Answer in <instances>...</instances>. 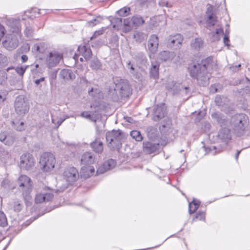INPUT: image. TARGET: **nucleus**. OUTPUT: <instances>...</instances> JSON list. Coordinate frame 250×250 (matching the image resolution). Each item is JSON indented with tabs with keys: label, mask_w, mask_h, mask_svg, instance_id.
Returning <instances> with one entry per match:
<instances>
[{
	"label": "nucleus",
	"mask_w": 250,
	"mask_h": 250,
	"mask_svg": "<svg viewBox=\"0 0 250 250\" xmlns=\"http://www.w3.org/2000/svg\"><path fill=\"white\" fill-rule=\"evenodd\" d=\"M78 170L74 167H68L64 172V176L69 183L76 181L79 178Z\"/></svg>",
	"instance_id": "10"
},
{
	"label": "nucleus",
	"mask_w": 250,
	"mask_h": 250,
	"mask_svg": "<svg viewBox=\"0 0 250 250\" xmlns=\"http://www.w3.org/2000/svg\"><path fill=\"white\" fill-rule=\"evenodd\" d=\"M104 33V30L103 29H101L99 30L96 31L93 36L90 38V40H92V39L97 38L98 36L103 34Z\"/></svg>",
	"instance_id": "54"
},
{
	"label": "nucleus",
	"mask_w": 250,
	"mask_h": 250,
	"mask_svg": "<svg viewBox=\"0 0 250 250\" xmlns=\"http://www.w3.org/2000/svg\"><path fill=\"white\" fill-rule=\"evenodd\" d=\"M224 32L222 29H216L215 32L210 33L211 40L212 42L218 41L220 39V35H223Z\"/></svg>",
	"instance_id": "31"
},
{
	"label": "nucleus",
	"mask_w": 250,
	"mask_h": 250,
	"mask_svg": "<svg viewBox=\"0 0 250 250\" xmlns=\"http://www.w3.org/2000/svg\"><path fill=\"white\" fill-rule=\"evenodd\" d=\"M105 137L108 147L112 150L119 151L122 146V131L120 130H113L106 132Z\"/></svg>",
	"instance_id": "3"
},
{
	"label": "nucleus",
	"mask_w": 250,
	"mask_h": 250,
	"mask_svg": "<svg viewBox=\"0 0 250 250\" xmlns=\"http://www.w3.org/2000/svg\"><path fill=\"white\" fill-rule=\"evenodd\" d=\"M123 22V31L125 33H127L131 30L133 25L132 24V20L130 18L124 19Z\"/></svg>",
	"instance_id": "30"
},
{
	"label": "nucleus",
	"mask_w": 250,
	"mask_h": 250,
	"mask_svg": "<svg viewBox=\"0 0 250 250\" xmlns=\"http://www.w3.org/2000/svg\"><path fill=\"white\" fill-rule=\"evenodd\" d=\"M35 164V160L32 154L26 153L21 156L19 164L21 169L29 170L34 167Z\"/></svg>",
	"instance_id": "6"
},
{
	"label": "nucleus",
	"mask_w": 250,
	"mask_h": 250,
	"mask_svg": "<svg viewBox=\"0 0 250 250\" xmlns=\"http://www.w3.org/2000/svg\"><path fill=\"white\" fill-rule=\"evenodd\" d=\"M61 183L60 182H58L57 186L59 188L57 189V191L59 192L63 191L64 189H65L68 187V184L65 183L63 184L62 187H61Z\"/></svg>",
	"instance_id": "52"
},
{
	"label": "nucleus",
	"mask_w": 250,
	"mask_h": 250,
	"mask_svg": "<svg viewBox=\"0 0 250 250\" xmlns=\"http://www.w3.org/2000/svg\"><path fill=\"white\" fill-rule=\"evenodd\" d=\"M90 67L92 69L98 70L101 69L102 64L98 60L94 59L91 62Z\"/></svg>",
	"instance_id": "41"
},
{
	"label": "nucleus",
	"mask_w": 250,
	"mask_h": 250,
	"mask_svg": "<svg viewBox=\"0 0 250 250\" xmlns=\"http://www.w3.org/2000/svg\"><path fill=\"white\" fill-rule=\"evenodd\" d=\"M91 114V115L95 114V115H96V120L100 117V115L98 111H95L94 112H92Z\"/></svg>",
	"instance_id": "63"
},
{
	"label": "nucleus",
	"mask_w": 250,
	"mask_h": 250,
	"mask_svg": "<svg viewBox=\"0 0 250 250\" xmlns=\"http://www.w3.org/2000/svg\"><path fill=\"white\" fill-rule=\"evenodd\" d=\"M53 197V195L52 193L43 191L36 195L35 201L37 204L42 203L50 201Z\"/></svg>",
	"instance_id": "14"
},
{
	"label": "nucleus",
	"mask_w": 250,
	"mask_h": 250,
	"mask_svg": "<svg viewBox=\"0 0 250 250\" xmlns=\"http://www.w3.org/2000/svg\"><path fill=\"white\" fill-rule=\"evenodd\" d=\"M96 161L94 155L90 152H86L83 153L81 159L82 164L91 165L94 164Z\"/></svg>",
	"instance_id": "20"
},
{
	"label": "nucleus",
	"mask_w": 250,
	"mask_h": 250,
	"mask_svg": "<svg viewBox=\"0 0 250 250\" xmlns=\"http://www.w3.org/2000/svg\"><path fill=\"white\" fill-rule=\"evenodd\" d=\"M159 145L151 142L143 143V151L146 154H151L156 152L159 148Z\"/></svg>",
	"instance_id": "19"
},
{
	"label": "nucleus",
	"mask_w": 250,
	"mask_h": 250,
	"mask_svg": "<svg viewBox=\"0 0 250 250\" xmlns=\"http://www.w3.org/2000/svg\"><path fill=\"white\" fill-rule=\"evenodd\" d=\"M81 116L82 117L88 119L91 121L94 122H96V115H91V114L89 113L88 112L83 111L81 113Z\"/></svg>",
	"instance_id": "40"
},
{
	"label": "nucleus",
	"mask_w": 250,
	"mask_h": 250,
	"mask_svg": "<svg viewBox=\"0 0 250 250\" xmlns=\"http://www.w3.org/2000/svg\"><path fill=\"white\" fill-rule=\"evenodd\" d=\"M111 22L113 25V28L116 29H119L123 24L122 19L119 18L113 19Z\"/></svg>",
	"instance_id": "38"
},
{
	"label": "nucleus",
	"mask_w": 250,
	"mask_h": 250,
	"mask_svg": "<svg viewBox=\"0 0 250 250\" xmlns=\"http://www.w3.org/2000/svg\"><path fill=\"white\" fill-rule=\"evenodd\" d=\"M29 105L22 96H19L15 101V109L16 113L20 116H23L29 110Z\"/></svg>",
	"instance_id": "7"
},
{
	"label": "nucleus",
	"mask_w": 250,
	"mask_h": 250,
	"mask_svg": "<svg viewBox=\"0 0 250 250\" xmlns=\"http://www.w3.org/2000/svg\"><path fill=\"white\" fill-rule=\"evenodd\" d=\"M171 125V120L167 118L162 123L160 128L162 131H168L170 128Z\"/></svg>",
	"instance_id": "36"
},
{
	"label": "nucleus",
	"mask_w": 250,
	"mask_h": 250,
	"mask_svg": "<svg viewBox=\"0 0 250 250\" xmlns=\"http://www.w3.org/2000/svg\"><path fill=\"white\" fill-rule=\"evenodd\" d=\"M223 42L224 44L228 46H229V36L227 34H225L224 38H223Z\"/></svg>",
	"instance_id": "56"
},
{
	"label": "nucleus",
	"mask_w": 250,
	"mask_h": 250,
	"mask_svg": "<svg viewBox=\"0 0 250 250\" xmlns=\"http://www.w3.org/2000/svg\"><path fill=\"white\" fill-rule=\"evenodd\" d=\"M5 34V29L3 26L0 24V41Z\"/></svg>",
	"instance_id": "59"
},
{
	"label": "nucleus",
	"mask_w": 250,
	"mask_h": 250,
	"mask_svg": "<svg viewBox=\"0 0 250 250\" xmlns=\"http://www.w3.org/2000/svg\"><path fill=\"white\" fill-rule=\"evenodd\" d=\"M8 63V60L7 57L0 53V68L6 66Z\"/></svg>",
	"instance_id": "44"
},
{
	"label": "nucleus",
	"mask_w": 250,
	"mask_h": 250,
	"mask_svg": "<svg viewBox=\"0 0 250 250\" xmlns=\"http://www.w3.org/2000/svg\"><path fill=\"white\" fill-rule=\"evenodd\" d=\"M134 38L135 39L136 41L139 42H141L144 39V37L142 33L137 32L134 35Z\"/></svg>",
	"instance_id": "51"
},
{
	"label": "nucleus",
	"mask_w": 250,
	"mask_h": 250,
	"mask_svg": "<svg viewBox=\"0 0 250 250\" xmlns=\"http://www.w3.org/2000/svg\"><path fill=\"white\" fill-rule=\"evenodd\" d=\"M22 208V205L19 202L17 201L14 203V209L15 211L19 212Z\"/></svg>",
	"instance_id": "53"
},
{
	"label": "nucleus",
	"mask_w": 250,
	"mask_h": 250,
	"mask_svg": "<svg viewBox=\"0 0 250 250\" xmlns=\"http://www.w3.org/2000/svg\"><path fill=\"white\" fill-rule=\"evenodd\" d=\"M159 45V39L155 35H151L148 41V48L150 52L153 54L155 53Z\"/></svg>",
	"instance_id": "17"
},
{
	"label": "nucleus",
	"mask_w": 250,
	"mask_h": 250,
	"mask_svg": "<svg viewBox=\"0 0 250 250\" xmlns=\"http://www.w3.org/2000/svg\"><path fill=\"white\" fill-rule=\"evenodd\" d=\"M88 94L90 96L92 97L95 100L99 99L102 96L103 94L101 90L99 88H92L90 90H88Z\"/></svg>",
	"instance_id": "27"
},
{
	"label": "nucleus",
	"mask_w": 250,
	"mask_h": 250,
	"mask_svg": "<svg viewBox=\"0 0 250 250\" xmlns=\"http://www.w3.org/2000/svg\"><path fill=\"white\" fill-rule=\"evenodd\" d=\"M88 168V171H89V173H91V176L94 174L95 172V169L92 166H89L87 167Z\"/></svg>",
	"instance_id": "60"
},
{
	"label": "nucleus",
	"mask_w": 250,
	"mask_h": 250,
	"mask_svg": "<svg viewBox=\"0 0 250 250\" xmlns=\"http://www.w3.org/2000/svg\"><path fill=\"white\" fill-rule=\"evenodd\" d=\"M62 54L57 51L49 53L46 58V65L50 68L56 66L62 59Z\"/></svg>",
	"instance_id": "9"
},
{
	"label": "nucleus",
	"mask_w": 250,
	"mask_h": 250,
	"mask_svg": "<svg viewBox=\"0 0 250 250\" xmlns=\"http://www.w3.org/2000/svg\"><path fill=\"white\" fill-rule=\"evenodd\" d=\"M56 159L53 154L50 152H44L41 156L39 165L44 172L52 170L55 167Z\"/></svg>",
	"instance_id": "4"
},
{
	"label": "nucleus",
	"mask_w": 250,
	"mask_h": 250,
	"mask_svg": "<svg viewBox=\"0 0 250 250\" xmlns=\"http://www.w3.org/2000/svg\"><path fill=\"white\" fill-rule=\"evenodd\" d=\"M132 24L134 26L142 25L145 22L143 18L140 16H134L131 18Z\"/></svg>",
	"instance_id": "35"
},
{
	"label": "nucleus",
	"mask_w": 250,
	"mask_h": 250,
	"mask_svg": "<svg viewBox=\"0 0 250 250\" xmlns=\"http://www.w3.org/2000/svg\"><path fill=\"white\" fill-rule=\"evenodd\" d=\"M86 167H83L81 170V176L84 179H87L91 176V173H89Z\"/></svg>",
	"instance_id": "43"
},
{
	"label": "nucleus",
	"mask_w": 250,
	"mask_h": 250,
	"mask_svg": "<svg viewBox=\"0 0 250 250\" xmlns=\"http://www.w3.org/2000/svg\"><path fill=\"white\" fill-rule=\"evenodd\" d=\"M65 119H60L58 120L57 123H55V119L52 116V122L55 125L57 128H58L62 123L65 121Z\"/></svg>",
	"instance_id": "55"
},
{
	"label": "nucleus",
	"mask_w": 250,
	"mask_h": 250,
	"mask_svg": "<svg viewBox=\"0 0 250 250\" xmlns=\"http://www.w3.org/2000/svg\"><path fill=\"white\" fill-rule=\"evenodd\" d=\"M78 52L79 54H75L73 57L75 61L78 60V57L80 55L83 56L86 60L89 59L92 55L91 49L89 47L86 45L79 46Z\"/></svg>",
	"instance_id": "12"
},
{
	"label": "nucleus",
	"mask_w": 250,
	"mask_h": 250,
	"mask_svg": "<svg viewBox=\"0 0 250 250\" xmlns=\"http://www.w3.org/2000/svg\"><path fill=\"white\" fill-rule=\"evenodd\" d=\"M13 127L18 131H22L24 129V123L23 121L18 119H15L12 122Z\"/></svg>",
	"instance_id": "29"
},
{
	"label": "nucleus",
	"mask_w": 250,
	"mask_h": 250,
	"mask_svg": "<svg viewBox=\"0 0 250 250\" xmlns=\"http://www.w3.org/2000/svg\"><path fill=\"white\" fill-rule=\"evenodd\" d=\"M179 85V89L178 90L180 91H183L185 92V94L188 93V87L187 86H183L180 84H178Z\"/></svg>",
	"instance_id": "58"
},
{
	"label": "nucleus",
	"mask_w": 250,
	"mask_h": 250,
	"mask_svg": "<svg viewBox=\"0 0 250 250\" xmlns=\"http://www.w3.org/2000/svg\"><path fill=\"white\" fill-rule=\"evenodd\" d=\"M205 218V214L203 211H199L196 214V216L193 218V220L194 221L195 219H198L199 220H204Z\"/></svg>",
	"instance_id": "49"
},
{
	"label": "nucleus",
	"mask_w": 250,
	"mask_h": 250,
	"mask_svg": "<svg viewBox=\"0 0 250 250\" xmlns=\"http://www.w3.org/2000/svg\"><path fill=\"white\" fill-rule=\"evenodd\" d=\"M211 117L219 124H223L226 120L225 116L218 112H214L212 113L211 114Z\"/></svg>",
	"instance_id": "37"
},
{
	"label": "nucleus",
	"mask_w": 250,
	"mask_h": 250,
	"mask_svg": "<svg viewBox=\"0 0 250 250\" xmlns=\"http://www.w3.org/2000/svg\"><path fill=\"white\" fill-rule=\"evenodd\" d=\"M159 67V65L157 63L152 64L149 71L150 76L151 78H152L154 79H156L158 78Z\"/></svg>",
	"instance_id": "26"
},
{
	"label": "nucleus",
	"mask_w": 250,
	"mask_h": 250,
	"mask_svg": "<svg viewBox=\"0 0 250 250\" xmlns=\"http://www.w3.org/2000/svg\"><path fill=\"white\" fill-rule=\"evenodd\" d=\"M183 41V38L181 35L177 34L174 35L170 36L167 39V46L172 47L176 46L178 47L181 44Z\"/></svg>",
	"instance_id": "16"
},
{
	"label": "nucleus",
	"mask_w": 250,
	"mask_h": 250,
	"mask_svg": "<svg viewBox=\"0 0 250 250\" xmlns=\"http://www.w3.org/2000/svg\"><path fill=\"white\" fill-rule=\"evenodd\" d=\"M217 21V17L213 14L208 16L207 21V25L209 27H212L214 25Z\"/></svg>",
	"instance_id": "42"
},
{
	"label": "nucleus",
	"mask_w": 250,
	"mask_h": 250,
	"mask_svg": "<svg viewBox=\"0 0 250 250\" xmlns=\"http://www.w3.org/2000/svg\"><path fill=\"white\" fill-rule=\"evenodd\" d=\"M210 61L211 59L207 58L200 63L194 64L190 68V76L196 79L200 85L204 86L208 84L209 77L207 69Z\"/></svg>",
	"instance_id": "1"
},
{
	"label": "nucleus",
	"mask_w": 250,
	"mask_h": 250,
	"mask_svg": "<svg viewBox=\"0 0 250 250\" xmlns=\"http://www.w3.org/2000/svg\"><path fill=\"white\" fill-rule=\"evenodd\" d=\"M6 23L13 33H18L21 32V27L20 20L10 18L6 20Z\"/></svg>",
	"instance_id": "13"
},
{
	"label": "nucleus",
	"mask_w": 250,
	"mask_h": 250,
	"mask_svg": "<svg viewBox=\"0 0 250 250\" xmlns=\"http://www.w3.org/2000/svg\"><path fill=\"white\" fill-rule=\"evenodd\" d=\"M41 45V43L40 44H36L34 45V47L32 48V49L37 52H39L40 53H42L43 51L41 50L40 45Z\"/></svg>",
	"instance_id": "57"
},
{
	"label": "nucleus",
	"mask_w": 250,
	"mask_h": 250,
	"mask_svg": "<svg viewBox=\"0 0 250 250\" xmlns=\"http://www.w3.org/2000/svg\"><path fill=\"white\" fill-rule=\"evenodd\" d=\"M200 201L194 200L192 202L189 204L188 212L190 214L194 213L198 208L200 205Z\"/></svg>",
	"instance_id": "32"
},
{
	"label": "nucleus",
	"mask_w": 250,
	"mask_h": 250,
	"mask_svg": "<svg viewBox=\"0 0 250 250\" xmlns=\"http://www.w3.org/2000/svg\"><path fill=\"white\" fill-rule=\"evenodd\" d=\"M218 137L224 142L230 140L231 139V135L229 130L227 128H222L219 132Z\"/></svg>",
	"instance_id": "24"
},
{
	"label": "nucleus",
	"mask_w": 250,
	"mask_h": 250,
	"mask_svg": "<svg viewBox=\"0 0 250 250\" xmlns=\"http://www.w3.org/2000/svg\"><path fill=\"white\" fill-rule=\"evenodd\" d=\"M90 146L96 153H101L103 151V143L99 138H96L91 143Z\"/></svg>",
	"instance_id": "22"
},
{
	"label": "nucleus",
	"mask_w": 250,
	"mask_h": 250,
	"mask_svg": "<svg viewBox=\"0 0 250 250\" xmlns=\"http://www.w3.org/2000/svg\"><path fill=\"white\" fill-rule=\"evenodd\" d=\"M22 62H25L28 60V57L25 55H23L21 57Z\"/></svg>",
	"instance_id": "62"
},
{
	"label": "nucleus",
	"mask_w": 250,
	"mask_h": 250,
	"mask_svg": "<svg viewBox=\"0 0 250 250\" xmlns=\"http://www.w3.org/2000/svg\"><path fill=\"white\" fill-rule=\"evenodd\" d=\"M28 66H22L20 67H17L15 69L14 67H8L6 70L7 71H9L10 70H14V71L18 74L21 77H22L23 74H24ZM22 79V78H21Z\"/></svg>",
	"instance_id": "34"
},
{
	"label": "nucleus",
	"mask_w": 250,
	"mask_h": 250,
	"mask_svg": "<svg viewBox=\"0 0 250 250\" xmlns=\"http://www.w3.org/2000/svg\"><path fill=\"white\" fill-rule=\"evenodd\" d=\"M116 165V161L112 159H110L107 161H105L103 164L102 167H99L97 169V173L98 174H103L106 171L109 170L114 168Z\"/></svg>",
	"instance_id": "18"
},
{
	"label": "nucleus",
	"mask_w": 250,
	"mask_h": 250,
	"mask_svg": "<svg viewBox=\"0 0 250 250\" xmlns=\"http://www.w3.org/2000/svg\"><path fill=\"white\" fill-rule=\"evenodd\" d=\"M166 108L164 105L157 106L154 109L153 120L154 121H158L160 119L165 117L166 114Z\"/></svg>",
	"instance_id": "21"
},
{
	"label": "nucleus",
	"mask_w": 250,
	"mask_h": 250,
	"mask_svg": "<svg viewBox=\"0 0 250 250\" xmlns=\"http://www.w3.org/2000/svg\"><path fill=\"white\" fill-rule=\"evenodd\" d=\"M126 67L129 70L130 73L134 77L138 79H140L141 74L138 72L137 69L134 67L133 65L131 63L130 61L127 62Z\"/></svg>",
	"instance_id": "33"
},
{
	"label": "nucleus",
	"mask_w": 250,
	"mask_h": 250,
	"mask_svg": "<svg viewBox=\"0 0 250 250\" xmlns=\"http://www.w3.org/2000/svg\"><path fill=\"white\" fill-rule=\"evenodd\" d=\"M115 90L122 97L129 96L131 93V89L128 82L123 79L116 81Z\"/></svg>",
	"instance_id": "5"
},
{
	"label": "nucleus",
	"mask_w": 250,
	"mask_h": 250,
	"mask_svg": "<svg viewBox=\"0 0 250 250\" xmlns=\"http://www.w3.org/2000/svg\"><path fill=\"white\" fill-rule=\"evenodd\" d=\"M130 12V8L125 7L118 11V14L120 16H127Z\"/></svg>",
	"instance_id": "45"
},
{
	"label": "nucleus",
	"mask_w": 250,
	"mask_h": 250,
	"mask_svg": "<svg viewBox=\"0 0 250 250\" xmlns=\"http://www.w3.org/2000/svg\"><path fill=\"white\" fill-rule=\"evenodd\" d=\"M175 57V54L172 52H167L164 51L159 54V57L161 60L166 62L171 61Z\"/></svg>",
	"instance_id": "25"
},
{
	"label": "nucleus",
	"mask_w": 250,
	"mask_h": 250,
	"mask_svg": "<svg viewBox=\"0 0 250 250\" xmlns=\"http://www.w3.org/2000/svg\"><path fill=\"white\" fill-rule=\"evenodd\" d=\"M15 140V136L12 133H8L6 131L1 132L0 133V141L6 145H12L14 143Z\"/></svg>",
	"instance_id": "15"
},
{
	"label": "nucleus",
	"mask_w": 250,
	"mask_h": 250,
	"mask_svg": "<svg viewBox=\"0 0 250 250\" xmlns=\"http://www.w3.org/2000/svg\"><path fill=\"white\" fill-rule=\"evenodd\" d=\"M248 118L244 114H238L233 116L231 120L235 129L243 130L247 124Z\"/></svg>",
	"instance_id": "8"
},
{
	"label": "nucleus",
	"mask_w": 250,
	"mask_h": 250,
	"mask_svg": "<svg viewBox=\"0 0 250 250\" xmlns=\"http://www.w3.org/2000/svg\"><path fill=\"white\" fill-rule=\"evenodd\" d=\"M60 76L64 80L69 81L75 79V75L70 69H64L61 71Z\"/></svg>",
	"instance_id": "23"
},
{
	"label": "nucleus",
	"mask_w": 250,
	"mask_h": 250,
	"mask_svg": "<svg viewBox=\"0 0 250 250\" xmlns=\"http://www.w3.org/2000/svg\"><path fill=\"white\" fill-rule=\"evenodd\" d=\"M130 136L136 141H141L143 140V137L140 131L137 130H132L130 132Z\"/></svg>",
	"instance_id": "39"
},
{
	"label": "nucleus",
	"mask_w": 250,
	"mask_h": 250,
	"mask_svg": "<svg viewBox=\"0 0 250 250\" xmlns=\"http://www.w3.org/2000/svg\"><path fill=\"white\" fill-rule=\"evenodd\" d=\"M7 78L5 72L0 71V84H2Z\"/></svg>",
	"instance_id": "50"
},
{
	"label": "nucleus",
	"mask_w": 250,
	"mask_h": 250,
	"mask_svg": "<svg viewBox=\"0 0 250 250\" xmlns=\"http://www.w3.org/2000/svg\"><path fill=\"white\" fill-rule=\"evenodd\" d=\"M19 190L22 192V194L27 206L32 204V198L30 195L32 189V183L31 179L26 175H22L19 177L18 180Z\"/></svg>",
	"instance_id": "2"
},
{
	"label": "nucleus",
	"mask_w": 250,
	"mask_h": 250,
	"mask_svg": "<svg viewBox=\"0 0 250 250\" xmlns=\"http://www.w3.org/2000/svg\"><path fill=\"white\" fill-rule=\"evenodd\" d=\"M24 33L25 35L27 37H32V36L33 35V30L32 27L30 25H28V26L26 25L25 29L24 31Z\"/></svg>",
	"instance_id": "48"
},
{
	"label": "nucleus",
	"mask_w": 250,
	"mask_h": 250,
	"mask_svg": "<svg viewBox=\"0 0 250 250\" xmlns=\"http://www.w3.org/2000/svg\"><path fill=\"white\" fill-rule=\"evenodd\" d=\"M204 42L201 38H195L191 42V46L192 48L198 50L203 46Z\"/></svg>",
	"instance_id": "28"
},
{
	"label": "nucleus",
	"mask_w": 250,
	"mask_h": 250,
	"mask_svg": "<svg viewBox=\"0 0 250 250\" xmlns=\"http://www.w3.org/2000/svg\"><path fill=\"white\" fill-rule=\"evenodd\" d=\"M7 219L3 212L0 211V226L4 227L7 225Z\"/></svg>",
	"instance_id": "47"
},
{
	"label": "nucleus",
	"mask_w": 250,
	"mask_h": 250,
	"mask_svg": "<svg viewBox=\"0 0 250 250\" xmlns=\"http://www.w3.org/2000/svg\"><path fill=\"white\" fill-rule=\"evenodd\" d=\"M2 43L7 49L13 50L18 46L19 40L15 35L9 34L6 37V40L3 42Z\"/></svg>",
	"instance_id": "11"
},
{
	"label": "nucleus",
	"mask_w": 250,
	"mask_h": 250,
	"mask_svg": "<svg viewBox=\"0 0 250 250\" xmlns=\"http://www.w3.org/2000/svg\"><path fill=\"white\" fill-rule=\"evenodd\" d=\"M220 100V97H219V96H216L215 97V103H216V104L218 105H220L221 104L220 103V102L219 101Z\"/></svg>",
	"instance_id": "64"
},
{
	"label": "nucleus",
	"mask_w": 250,
	"mask_h": 250,
	"mask_svg": "<svg viewBox=\"0 0 250 250\" xmlns=\"http://www.w3.org/2000/svg\"><path fill=\"white\" fill-rule=\"evenodd\" d=\"M44 81V78L42 77L39 79H36L35 80L34 83L38 85L41 82H43Z\"/></svg>",
	"instance_id": "61"
},
{
	"label": "nucleus",
	"mask_w": 250,
	"mask_h": 250,
	"mask_svg": "<svg viewBox=\"0 0 250 250\" xmlns=\"http://www.w3.org/2000/svg\"><path fill=\"white\" fill-rule=\"evenodd\" d=\"M102 20V18L100 16H98L96 19L91 20L87 22V24L89 26H93L98 23L101 22Z\"/></svg>",
	"instance_id": "46"
}]
</instances>
